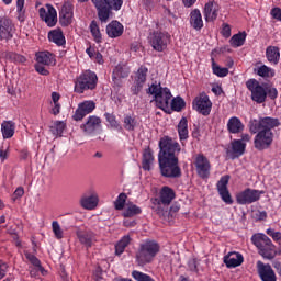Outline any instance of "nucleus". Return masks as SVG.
Returning a JSON list of instances; mask_svg holds the SVG:
<instances>
[{
  "label": "nucleus",
  "mask_w": 281,
  "mask_h": 281,
  "mask_svg": "<svg viewBox=\"0 0 281 281\" xmlns=\"http://www.w3.org/2000/svg\"><path fill=\"white\" fill-rule=\"evenodd\" d=\"M158 161L162 177L177 178L181 177V168L179 167V154L181 145L177 140L165 136L159 140Z\"/></svg>",
  "instance_id": "obj_1"
},
{
  "label": "nucleus",
  "mask_w": 281,
  "mask_h": 281,
  "mask_svg": "<svg viewBox=\"0 0 281 281\" xmlns=\"http://www.w3.org/2000/svg\"><path fill=\"white\" fill-rule=\"evenodd\" d=\"M148 93L154 97L157 109H161L165 113H170V102H172L170 89L161 87L160 83H154L148 88Z\"/></svg>",
  "instance_id": "obj_2"
},
{
  "label": "nucleus",
  "mask_w": 281,
  "mask_h": 281,
  "mask_svg": "<svg viewBox=\"0 0 281 281\" xmlns=\"http://www.w3.org/2000/svg\"><path fill=\"white\" fill-rule=\"evenodd\" d=\"M251 243L257 247L259 255L267 260H273L278 256V250L273 241L265 234H255L251 237Z\"/></svg>",
  "instance_id": "obj_3"
},
{
  "label": "nucleus",
  "mask_w": 281,
  "mask_h": 281,
  "mask_svg": "<svg viewBox=\"0 0 281 281\" xmlns=\"http://www.w3.org/2000/svg\"><path fill=\"white\" fill-rule=\"evenodd\" d=\"M160 249L161 247L157 244V241H145L144 244L140 245V248L136 255L137 263L140 267L150 263L153 260H155V257L157 256V254H159Z\"/></svg>",
  "instance_id": "obj_4"
},
{
  "label": "nucleus",
  "mask_w": 281,
  "mask_h": 281,
  "mask_svg": "<svg viewBox=\"0 0 281 281\" xmlns=\"http://www.w3.org/2000/svg\"><path fill=\"white\" fill-rule=\"evenodd\" d=\"M92 3L95 5L99 14L100 21L106 23L109 16H111V8L113 10H120L122 8V0H92Z\"/></svg>",
  "instance_id": "obj_5"
},
{
  "label": "nucleus",
  "mask_w": 281,
  "mask_h": 281,
  "mask_svg": "<svg viewBox=\"0 0 281 281\" xmlns=\"http://www.w3.org/2000/svg\"><path fill=\"white\" fill-rule=\"evenodd\" d=\"M98 85V76L95 72L86 71L80 75L75 83V92L82 93L89 89H94Z\"/></svg>",
  "instance_id": "obj_6"
},
{
  "label": "nucleus",
  "mask_w": 281,
  "mask_h": 281,
  "mask_svg": "<svg viewBox=\"0 0 281 281\" xmlns=\"http://www.w3.org/2000/svg\"><path fill=\"white\" fill-rule=\"evenodd\" d=\"M278 126H280V120L266 116L260 119L259 121H252L250 123V132L258 133V130L271 131V128H278Z\"/></svg>",
  "instance_id": "obj_7"
},
{
  "label": "nucleus",
  "mask_w": 281,
  "mask_h": 281,
  "mask_svg": "<svg viewBox=\"0 0 281 281\" xmlns=\"http://www.w3.org/2000/svg\"><path fill=\"white\" fill-rule=\"evenodd\" d=\"M265 194V191L246 189L236 195V201L239 205H249L250 203H256V201H260V196Z\"/></svg>",
  "instance_id": "obj_8"
},
{
  "label": "nucleus",
  "mask_w": 281,
  "mask_h": 281,
  "mask_svg": "<svg viewBox=\"0 0 281 281\" xmlns=\"http://www.w3.org/2000/svg\"><path fill=\"white\" fill-rule=\"evenodd\" d=\"M254 144L257 150H266V148H269V146L273 144V132L269 130H258Z\"/></svg>",
  "instance_id": "obj_9"
},
{
  "label": "nucleus",
  "mask_w": 281,
  "mask_h": 281,
  "mask_svg": "<svg viewBox=\"0 0 281 281\" xmlns=\"http://www.w3.org/2000/svg\"><path fill=\"white\" fill-rule=\"evenodd\" d=\"M170 43V35L162 32H154L149 35V44L155 52H164Z\"/></svg>",
  "instance_id": "obj_10"
},
{
  "label": "nucleus",
  "mask_w": 281,
  "mask_h": 281,
  "mask_svg": "<svg viewBox=\"0 0 281 281\" xmlns=\"http://www.w3.org/2000/svg\"><path fill=\"white\" fill-rule=\"evenodd\" d=\"M193 164L195 166L198 176L201 177V179H207L210 177L212 164L207 157H205L203 154H199L195 156Z\"/></svg>",
  "instance_id": "obj_11"
},
{
  "label": "nucleus",
  "mask_w": 281,
  "mask_h": 281,
  "mask_svg": "<svg viewBox=\"0 0 281 281\" xmlns=\"http://www.w3.org/2000/svg\"><path fill=\"white\" fill-rule=\"evenodd\" d=\"M40 19L48 25L54 27L58 23V13L52 4H45L38 10Z\"/></svg>",
  "instance_id": "obj_12"
},
{
  "label": "nucleus",
  "mask_w": 281,
  "mask_h": 281,
  "mask_svg": "<svg viewBox=\"0 0 281 281\" xmlns=\"http://www.w3.org/2000/svg\"><path fill=\"white\" fill-rule=\"evenodd\" d=\"M247 87L249 91H251L254 102L262 104V102L267 100V87L260 86V83L256 80L247 81Z\"/></svg>",
  "instance_id": "obj_13"
},
{
  "label": "nucleus",
  "mask_w": 281,
  "mask_h": 281,
  "mask_svg": "<svg viewBox=\"0 0 281 281\" xmlns=\"http://www.w3.org/2000/svg\"><path fill=\"white\" fill-rule=\"evenodd\" d=\"M193 109L202 115H209L212 112V101L205 93H201L193 100Z\"/></svg>",
  "instance_id": "obj_14"
},
{
  "label": "nucleus",
  "mask_w": 281,
  "mask_h": 281,
  "mask_svg": "<svg viewBox=\"0 0 281 281\" xmlns=\"http://www.w3.org/2000/svg\"><path fill=\"white\" fill-rule=\"evenodd\" d=\"M93 111H95V102L83 101L78 104V108L72 115V120H75V122H80L85 120L86 115H89V113H93Z\"/></svg>",
  "instance_id": "obj_15"
},
{
  "label": "nucleus",
  "mask_w": 281,
  "mask_h": 281,
  "mask_svg": "<svg viewBox=\"0 0 281 281\" xmlns=\"http://www.w3.org/2000/svg\"><path fill=\"white\" fill-rule=\"evenodd\" d=\"M257 271L262 281H277L276 272L269 263L266 265L262 261H257Z\"/></svg>",
  "instance_id": "obj_16"
},
{
  "label": "nucleus",
  "mask_w": 281,
  "mask_h": 281,
  "mask_svg": "<svg viewBox=\"0 0 281 281\" xmlns=\"http://www.w3.org/2000/svg\"><path fill=\"white\" fill-rule=\"evenodd\" d=\"M227 183H229V176H223L217 182V190L220 196H222V201H224V203H227L228 205H232L234 201L232 200L229 190H227Z\"/></svg>",
  "instance_id": "obj_17"
},
{
  "label": "nucleus",
  "mask_w": 281,
  "mask_h": 281,
  "mask_svg": "<svg viewBox=\"0 0 281 281\" xmlns=\"http://www.w3.org/2000/svg\"><path fill=\"white\" fill-rule=\"evenodd\" d=\"M221 5L216 1H210L204 5V18L207 23H212L218 19Z\"/></svg>",
  "instance_id": "obj_18"
},
{
  "label": "nucleus",
  "mask_w": 281,
  "mask_h": 281,
  "mask_svg": "<svg viewBox=\"0 0 281 281\" xmlns=\"http://www.w3.org/2000/svg\"><path fill=\"white\" fill-rule=\"evenodd\" d=\"M100 202V198H98V193L92 192L87 195H82L79 203L83 210H95L98 207V203Z\"/></svg>",
  "instance_id": "obj_19"
},
{
  "label": "nucleus",
  "mask_w": 281,
  "mask_h": 281,
  "mask_svg": "<svg viewBox=\"0 0 281 281\" xmlns=\"http://www.w3.org/2000/svg\"><path fill=\"white\" fill-rule=\"evenodd\" d=\"M25 258L31 262V265H33V267L36 268H32L30 270V276L31 278H36V276H38V271L42 273V276H47V270H45V268H43V266L41 265V260H38V258H36V256L30 254V252H25Z\"/></svg>",
  "instance_id": "obj_20"
},
{
  "label": "nucleus",
  "mask_w": 281,
  "mask_h": 281,
  "mask_svg": "<svg viewBox=\"0 0 281 281\" xmlns=\"http://www.w3.org/2000/svg\"><path fill=\"white\" fill-rule=\"evenodd\" d=\"M60 23L64 26L74 23V7L70 3H65L60 12Z\"/></svg>",
  "instance_id": "obj_21"
},
{
  "label": "nucleus",
  "mask_w": 281,
  "mask_h": 281,
  "mask_svg": "<svg viewBox=\"0 0 281 281\" xmlns=\"http://www.w3.org/2000/svg\"><path fill=\"white\" fill-rule=\"evenodd\" d=\"M12 38V20L0 18V41Z\"/></svg>",
  "instance_id": "obj_22"
},
{
  "label": "nucleus",
  "mask_w": 281,
  "mask_h": 281,
  "mask_svg": "<svg viewBox=\"0 0 281 281\" xmlns=\"http://www.w3.org/2000/svg\"><path fill=\"white\" fill-rule=\"evenodd\" d=\"M243 255L240 252H229L224 257V263L228 269H235V267H240L244 262Z\"/></svg>",
  "instance_id": "obj_23"
},
{
  "label": "nucleus",
  "mask_w": 281,
  "mask_h": 281,
  "mask_svg": "<svg viewBox=\"0 0 281 281\" xmlns=\"http://www.w3.org/2000/svg\"><path fill=\"white\" fill-rule=\"evenodd\" d=\"M105 30L110 38H120L124 34V25L119 21H112L106 25Z\"/></svg>",
  "instance_id": "obj_24"
},
{
  "label": "nucleus",
  "mask_w": 281,
  "mask_h": 281,
  "mask_svg": "<svg viewBox=\"0 0 281 281\" xmlns=\"http://www.w3.org/2000/svg\"><path fill=\"white\" fill-rule=\"evenodd\" d=\"M77 238L81 245H86V247H92L93 243H95V235L91 231H77Z\"/></svg>",
  "instance_id": "obj_25"
},
{
  "label": "nucleus",
  "mask_w": 281,
  "mask_h": 281,
  "mask_svg": "<svg viewBox=\"0 0 281 281\" xmlns=\"http://www.w3.org/2000/svg\"><path fill=\"white\" fill-rule=\"evenodd\" d=\"M102 124V120L98 116H89L87 122L81 125V128L83 132H86L87 135H90V133H93L97 128H100V125Z\"/></svg>",
  "instance_id": "obj_26"
},
{
  "label": "nucleus",
  "mask_w": 281,
  "mask_h": 281,
  "mask_svg": "<svg viewBox=\"0 0 281 281\" xmlns=\"http://www.w3.org/2000/svg\"><path fill=\"white\" fill-rule=\"evenodd\" d=\"M246 148H247V143H244L240 139H234L231 143V150L228 153H231L233 158L241 157V155H245Z\"/></svg>",
  "instance_id": "obj_27"
},
{
  "label": "nucleus",
  "mask_w": 281,
  "mask_h": 281,
  "mask_svg": "<svg viewBox=\"0 0 281 281\" xmlns=\"http://www.w3.org/2000/svg\"><path fill=\"white\" fill-rule=\"evenodd\" d=\"M227 131L233 135L243 133V131H245V124H243V121H240V119L233 116L227 122Z\"/></svg>",
  "instance_id": "obj_28"
},
{
  "label": "nucleus",
  "mask_w": 281,
  "mask_h": 281,
  "mask_svg": "<svg viewBox=\"0 0 281 281\" xmlns=\"http://www.w3.org/2000/svg\"><path fill=\"white\" fill-rule=\"evenodd\" d=\"M190 24L193 30H203V15L201 10L194 9L190 13Z\"/></svg>",
  "instance_id": "obj_29"
},
{
  "label": "nucleus",
  "mask_w": 281,
  "mask_h": 281,
  "mask_svg": "<svg viewBox=\"0 0 281 281\" xmlns=\"http://www.w3.org/2000/svg\"><path fill=\"white\" fill-rule=\"evenodd\" d=\"M138 214H142V207L131 201L125 204L122 212V216H124V218H133V216H138Z\"/></svg>",
  "instance_id": "obj_30"
},
{
  "label": "nucleus",
  "mask_w": 281,
  "mask_h": 281,
  "mask_svg": "<svg viewBox=\"0 0 281 281\" xmlns=\"http://www.w3.org/2000/svg\"><path fill=\"white\" fill-rule=\"evenodd\" d=\"M266 58L271 65H278L280 63V48L278 46H268L266 48Z\"/></svg>",
  "instance_id": "obj_31"
},
{
  "label": "nucleus",
  "mask_w": 281,
  "mask_h": 281,
  "mask_svg": "<svg viewBox=\"0 0 281 281\" xmlns=\"http://www.w3.org/2000/svg\"><path fill=\"white\" fill-rule=\"evenodd\" d=\"M36 61L38 65H56V57L49 52H40L36 54Z\"/></svg>",
  "instance_id": "obj_32"
},
{
  "label": "nucleus",
  "mask_w": 281,
  "mask_h": 281,
  "mask_svg": "<svg viewBox=\"0 0 281 281\" xmlns=\"http://www.w3.org/2000/svg\"><path fill=\"white\" fill-rule=\"evenodd\" d=\"M130 74L131 69L128 66L119 64L113 70L112 78L114 82H116L117 80H122V78H128Z\"/></svg>",
  "instance_id": "obj_33"
},
{
  "label": "nucleus",
  "mask_w": 281,
  "mask_h": 281,
  "mask_svg": "<svg viewBox=\"0 0 281 281\" xmlns=\"http://www.w3.org/2000/svg\"><path fill=\"white\" fill-rule=\"evenodd\" d=\"M16 130V125L12 121H3L1 124V133L3 139H11L14 137V131Z\"/></svg>",
  "instance_id": "obj_34"
},
{
  "label": "nucleus",
  "mask_w": 281,
  "mask_h": 281,
  "mask_svg": "<svg viewBox=\"0 0 281 281\" xmlns=\"http://www.w3.org/2000/svg\"><path fill=\"white\" fill-rule=\"evenodd\" d=\"M175 190L170 187H162L160 190V202L162 205H170L175 201Z\"/></svg>",
  "instance_id": "obj_35"
},
{
  "label": "nucleus",
  "mask_w": 281,
  "mask_h": 281,
  "mask_svg": "<svg viewBox=\"0 0 281 281\" xmlns=\"http://www.w3.org/2000/svg\"><path fill=\"white\" fill-rule=\"evenodd\" d=\"M48 40L56 45H65V35L63 30L55 29L48 33Z\"/></svg>",
  "instance_id": "obj_36"
},
{
  "label": "nucleus",
  "mask_w": 281,
  "mask_h": 281,
  "mask_svg": "<svg viewBox=\"0 0 281 281\" xmlns=\"http://www.w3.org/2000/svg\"><path fill=\"white\" fill-rule=\"evenodd\" d=\"M131 236L125 235L123 236L116 244H115V255L122 256V254L126 250V247L131 245Z\"/></svg>",
  "instance_id": "obj_37"
},
{
  "label": "nucleus",
  "mask_w": 281,
  "mask_h": 281,
  "mask_svg": "<svg viewBox=\"0 0 281 281\" xmlns=\"http://www.w3.org/2000/svg\"><path fill=\"white\" fill-rule=\"evenodd\" d=\"M178 135L180 138V142H183V139H188L189 132H188V119L182 117L178 124Z\"/></svg>",
  "instance_id": "obj_38"
},
{
  "label": "nucleus",
  "mask_w": 281,
  "mask_h": 281,
  "mask_svg": "<svg viewBox=\"0 0 281 281\" xmlns=\"http://www.w3.org/2000/svg\"><path fill=\"white\" fill-rule=\"evenodd\" d=\"M247 40V33L243 32V33H237L235 35L232 36V38L229 40V44L232 47H243V45H245V41Z\"/></svg>",
  "instance_id": "obj_39"
},
{
  "label": "nucleus",
  "mask_w": 281,
  "mask_h": 281,
  "mask_svg": "<svg viewBox=\"0 0 281 281\" xmlns=\"http://www.w3.org/2000/svg\"><path fill=\"white\" fill-rule=\"evenodd\" d=\"M86 53L91 58V60H93V63H98V65H104V57L98 49L89 47L87 48Z\"/></svg>",
  "instance_id": "obj_40"
},
{
  "label": "nucleus",
  "mask_w": 281,
  "mask_h": 281,
  "mask_svg": "<svg viewBox=\"0 0 281 281\" xmlns=\"http://www.w3.org/2000/svg\"><path fill=\"white\" fill-rule=\"evenodd\" d=\"M153 164H155V156H153V153L150 150H146L143 154V168L145 170H150Z\"/></svg>",
  "instance_id": "obj_41"
},
{
  "label": "nucleus",
  "mask_w": 281,
  "mask_h": 281,
  "mask_svg": "<svg viewBox=\"0 0 281 281\" xmlns=\"http://www.w3.org/2000/svg\"><path fill=\"white\" fill-rule=\"evenodd\" d=\"M90 32L95 43H102V33L100 32V26L98 25V22L95 21L91 22Z\"/></svg>",
  "instance_id": "obj_42"
},
{
  "label": "nucleus",
  "mask_w": 281,
  "mask_h": 281,
  "mask_svg": "<svg viewBox=\"0 0 281 281\" xmlns=\"http://www.w3.org/2000/svg\"><path fill=\"white\" fill-rule=\"evenodd\" d=\"M212 70L215 76L218 78H225L229 74L228 68L221 67L214 59L212 60Z\"/></svg>",
  "instance_id": "obj_43"
},
{
  "label": "nucleus",
  "mask_w": 281,
  "mask_h": 281,
  "mask_svg": "<svg viewBox=\"0 0 281 281\" xmlns=\"http://www.w3.org/2000/svg\"><path fill=\"white\" fill-rule=\"evenodd\" d=\"M186 108V101L181 97H176L170 101V111H181Z\"/></svg>",
  "instance_id": "obj_44"
},
{
  "label": "nucleus",
  "mask_w": 281,
  "mask_h": 281,
  "mask_svg": "<svg viewBox=\"0 0 281 281\" xmlns=\"http://www.w3.org/2000/svg\"><path fill=\"white\" fill-rule=\"evenodd\" d=\"M257 75L260 76L261 78H273L276 76V70L263 65L257 68Z\"/></svg>",
  "instance_id": "obj_45"
},
{
  "label": "nucleus",
  "mask_w": 281,
  "mask_h": 281,
  "mask_svg": "<svg viewBox=\"0 0 281 281\" xmlns=\"http://www.w3.org/2000/svg\"><path fill=\"white\" fill-rule=\"evenodd\" d=\"M148 75V68L146 67H140L136 74V83L138 86V89L146 82V76Z\"/></svg>",
  "instance_id": "obj_46"
},
{
  "label": "nucleus",
  "mask_w": 281,
  "mask_h": 281,
  "mask_svg": "<svg viewBox=\"0 0 281 281\" xmlns=\"http://www.w3.org/2000/svg\"><path fill=\"white\" fill-rule=\"evenodd\" d=\"M123 126L125 131H135L137 126V120L131 115H126L123 120Z\"/></svg>",
  "instance_id": "obj_47"
},
{
  "label": "nucleus",
  "mask_w": 281,
  "mask_h": 281,
  "mask_svg": "<svg viewBox=\"0 0 281 281\" xmlns=\"http://www.w3.org/2000/svg\"><path fill=\"white\" fill-rule=\"evenodd\" d=\"M126 199H128V195H126V193H121L114 201L115 210L123 211L124 207H126V204L128 203V202H126Z\"/></svg>",
  "instance_id": "obj_48"
},
{
  "label": "nucleus",
  "mask_w": 281,
  "mask_h": 281,
  "mask_svg": "<svg viewBox=\"0 0 281 281\" xmlns=\"http://www.w3.org/2000/svg\"><path fill=\"white\" fill-rule=\"evenodd\" d=\"M132 277L134 278V280L136 281H155V279H153L150 276L139 272L137 270H134L132 272Z\"/></svg>",
  "instance_id": "obj_49"
},
{
  "label": "nucleus",
  "mask_w": 281,
  "mask_h": 281,
  "mask_svg": "<svg viewBox=\"0 0 281 281\" xmlns=\"http://www.w3.org/2000/svg\"><path fill=\"white\" fill-rule=\"evenodd\" d=\"M64 131H65V123L61 121H56L52 126V132L54 133V135H61Z\"/></svg>",
  "instance_id": "obj_50"
},
{
  "label": "nucleus",
  "mask_w": 281,
  "mask_h": 281,
  "mask_svg": "<svg viewBox=\"0 0 281 281\" xmlns=\"http://www.w3.org/2000/svg\"><path fill=\"white\" fill-rule=\"evenodd\" d=\"M52 227H53V233L55 234V238H57V240L63 239V228L60 227V224L55 221L52 223Z\"/></svg>",
  "instance_id": "obj_51"
},
{
  "label": "nucleus",
  "mask_w": 281,
  "mask_h": 281,
  "mask_svg": "<svg viewBox=\"0 0 281 281\" xmlns=\"http://www.w3.org/2000/svg\"><path fill=\"white\" fill-rule=\"evenodd\" d=\"M266 234H268V236H271L272 240H274V243H278L279 245H281V233L280 232H276L272 228H268L266 231Z\"/></svg>",
  "instance_id": "obj_52"
},
{
  "label": "nucleus",
  "mask_w": 281,
  "mask_h": 281,
  "mask_svg": "<svg viewBox=\"0 0 281 281\" xmlns=\"http://www.w3.org/2000/svg\"><path fill=\"white\" fill-rule=\"evenodd\" d=\"M25 5V0H16V8H18V13H19V21H23V14H24V11H23V8Z\"/></svg>",
  "instance_id": "obj_53"
},
{
  "label": "nucleus",
  "mask_w": 281,
  "mask_h": 281,
  "mask_svg": "<svg viewBox=\"0 0 281 281\" xmlns=\"http://www.w3.org/2000/svg\"><path fill=\"white\" fill-rule=\"evenodd\" d=\"M42 65L43 64H38V63L37 65H35V70L37 71V74H41L42 76H49V70Z\"/></svg>",
  "instance_id": "obj_54"
},
{
  "label": "nucleus",
  "mask_w": 281,
  "mask_h": 281,
  "mask_svg": "<svg viewBox=\"0 0 281 281\" xmlns=\"http://www.w3.org/2000/svg\"><path fill=\"white\" fill-rule=\"evenodd\" d=\"M222 35L225 38H229V36H232V27L228 24H224L223 25Z\"/></svg>",
  "instance_id": "obj_55"
},
{
  "label": "nucleus",
  "mask_w": 281,
  "mask_h": 281,
  "mask_svg": "<svg viewBox=\"0 0 281 281\" xmlns=\"http://www.w3.org/2000/svg\"><path fill=\"white\" fill-rule=\"evenodd\" d=\"M23 194H25V190L23 189V187H19L13 193V201H16V199H21Z\"/></svg>",
  "instance_id": "obj_56"
},
{
  "label": "nucleus",
  "mask_w": 281,
  "mask_h": 281,
  "mask_svg": "<svg viewBox=\"0 0 281 281\" xmlns=\"http://www.w3.org/2000/svg\"><path fill=\"white\" fill-rule=\"evenodd\" d=\"M267 95H269L271 100H276V98H278V90L276 88H267Z\"/></svg>",
  "instance_id": "obj_57"
},
{
  "label": "nucleus",
  "mask_w": 281,
  "mask_h": 281,
  "mask_svg": "<svg viewBox=\"0 0 281 281\" xmlns=\"http://www.w3.org/2000/svg\"><path fill=\"white\" fill-rule=\"evenodd\" d=\"M52 104V110H50V113L53 115H58L60 113V103H50Z\"/></svg>",
  "instance_id": "obj_58"
},
{
  "label": "nucleus",
  "mask_w": 281,
  "mask_h": 281,
  "mask_svg": "<svg viewBox=\"0 0 281 281\" xmlns=\"http://www.w3.org/2000/svg\"><path fill=\"white\" fill-rule=\"evenodd\" d=\"M52 104H60V93L58 92H52Z\"/></svg>",
  "instance_id": "obj_59"
},
{
  "label": "nucleus",
  "mask_w": 281,
  "mask_h": 281,
  "mask_svg": "<svg viewBox=\"0 0 281 281\" xmlns=\"http://www.w3.org/2000/svg\"><path fill=\"white\" fill-rule=\"evenodd\" d=\"M16 54L14 53H4L0 55V58H5V60H16Z\"/></svg>",
  "instance_id": "obj_60"
},
{
  "label": "nucleus",
  "mask_w": 281,
  "mask_h": 281,
  "mask_svg": "<svg viewBox=\"0 0 281 281\" xmlns=\"http://www.w3.org/2000/svg\"><path fill=\"white\" fill-rule=\"evenodd\" d=\"M7 271H8V265L0 262V280L5 277Z\"/></svg>",
  "instance_id": "obj_61"
},
{
  "label": "nucleus",
  "mask_w": 281,
  "mask_h": 281,
  "mask_svg": "<svg viewBox=\"0 0 281 281\" xmlns=\"http://www.w3.org/2000/svg\"><path fill=\"white\" fill-rule=\"evenodd\" d=\"M0 159L1 161H5L8 159V150L0 149Z\"/></svg>",
  "instance_id": "obj_62"
},
{
  "label": "nucleus",
  "mask_w": 281,
  "mask_h": 281,
  "mask_svg": "<svg viewBox=\"0 0 281 281\" xmlns=\"http://www.w3.org/2000/svg\"><path fill=\"white\" fill-rule=\"evenodd\" d=\"M182 3L186 8H192L193 3H196V0H182Z\"/></svg>",
  "instance_id": "obj_63"
},
{
  "label": "nucleus",
  "mask_w": 281,
  "mask_h": 281,
  "mask_svg": "<svg viewBox=\"0 0 281 281\" xmlns=\"http://www.w3.org/2000/svg\"><path fill=\"white\" fill-rule=\"evenodd\" d=\"M240 142H243L244 144H246V142H251V135H249V134H241Z\"/></svg>",
  "instance_id": "obj_64"
}]
</instances>
